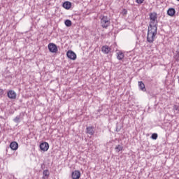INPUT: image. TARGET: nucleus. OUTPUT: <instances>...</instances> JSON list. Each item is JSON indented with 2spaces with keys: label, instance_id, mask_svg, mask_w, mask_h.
I'll list each match as a JSON object with an SVG mask.
<instances>
[{
  "label": "nucleus",
  "instance_id": "obj_1",
  "mask_svg": "<svg viewBox=\"0 0 179 179\" xmlns=\"http://www.w3.org/2000/svg\"><path fill=\"white\" fill-rule=\"evenodd\" d=\"M156 36H157V25H149L147 34L148 43L152 44L155 40H156Z\"/></svg>",
  "mask_w": 179,
  "mask_h": 179
},
{
  "label": "nucleus",
  "instance_id": "obj_2",
  "mask_svg": "<svg viewBox=\"0 0 179 179\" xmlns=\"http://www.w3.org/2000/svg\"><path fill=\"white\" fill-rule=\"evenodd\" d=\"M100 24L102 27V29H108V27L111 24V21L110 17L106 15L100 16Z\"/></svg>",
  "mask_w": 179,
  "mask_h": 179
},
{
  "label": "nucleus",
  "instance_id": "obj_3",
  "mask_svg": "<svg viewBox=\"0 0 179 179\" xmlns=\"http://www.w3.org/2000/svg\"><path fill=\"white\" fill-rule=\"evenodd\" d=\"M150 22L149 26H157V28L158 27L157 13L155 12L150 13Z\"/></svg>",
  "mask_w": 179,
  "mask_h": 179
},
{
  "label": "nucleus",
  "instance_id": "obj_4",
  "mask_svg": "<svg viewBox=\"0 0 179 179\" xmlns=\"http://www.w3.org/2000/svg\"><path fill=\"white\" fill-rule=\"evenodd\" d=\"M48 50L50 52H57L58 51V48L57 47V45L55 43H49L48 45Z\"/></svg>",
  "mask_w": 179,
  "mask_h": 179
},
{
  "label": "nucleus",
  "instance_id": "obj_5",
  "mask_svg": "<svg viewBox=\"0 0 179 179\" xmlns=\"http://www.w3.org/2000/svg\"><path fill=\"white\" fill-rule=\"evenodd\" d=\"M40 149L43 150V152H47V150L50 149V144L47 142H43L40 144Z\"/></svg>",
  "mask_w": 179,
  "mask_h": 179
},
{
  "label": "nucleus",
  "instance_id": "obj_6",
  "mask_svg": "<svg viewBox=\"0 0 179 179\" xmlns=\"http://www.w3.org/2000/svg\"><path fill=\"white\" fill-rule=\"evenodd\" d=\"M66 56L73 61H75V59H76V54L72 50H69L66 53Z\"/></svg>",
  "mask_w": 179,
  "mask_h": 179
},
{
  "label": "nucleus",
  "instance_id": "obj_7",
  "mask_svg": "<svg viewBox=\"0 0 179 179\" xmlns=\"http://www.w3.org/2000/svg\"><path fill=\"white\" fill-rule=\"evenodd\" d=\"M7 96L8 99H11L12 100H15L16 99V92H15L13 90H10L7 92Z\"/></svg>",
  "mask_w": 179,
  "mask_h": 179
},
{
  "label": "nucleus",
  "instance_id": "obj_8",
  "mask_svg": "<svg viewBox=\"0 0 179 179\" xmlns=\"http://www.w3.org/2000/svg\"><path fill=\"white\" fill-rule=\"evenodd\" d=\"M71 177L73 179H79L80 178V171H74L71 173Z\"/></svg>",
  "mask_w": 179,
  "mask_h": 179
},
{
  "label": "nucleus",
  "instance_id": "obj_9",
  "mask_svg": "<svg viewBox=\"0 0 179 179\" xmlns=\"http://www.w3.org/2000/svg\"><path fill=\"white\" fill-rule=\"evenodd\" d=\"M10 149H12V150H17L19 148V144L15 141H13L10 144Z\"/></svg>",
  "mask_w": 179,
  "mask_h": 179
},
{
  "label": "nucleus",
  "instance_id": "obj_10",
  "mask_svg": "<svg viewBox=\"0 0 179 179\" xmlns=\"http://www.w3.org/2000/svg\"><path fill=\"white\" fill-rule=\"evenodd\" d=\"M101 51L103 54H108L111 51V48L108 47V45H103L101 48Z\"/></svg>",
  "mask_w": 179,
  "mask_h": 179
},
{
  "label": "nucleus",
  "instance_id": "obj_11",
  "mask_svg": "<svg viewBox=\"0 0 179 179\" xmlns=\"http://www.w3.org/2000/svg\"><path fill=\"white\" fill-rule=\"evenodd\" d=\"M138 87L142 92H146V87H145V83L142 81H138Z\"/></svg>",
  "mask_w": 179,
  "mask_h": 179
},
{
  "label": "nucleus",
  "instance_id": "obj_12",
  "mask_svg": "<svg viewBox=\"0 0 179 179\" xmlns=\"http://www.w3.org/2000/svg\"><path fill=\"white\" fill-rule=\"evenodd\" d=\"M87 134L89 135H94V129L93 127H89L86 128Z\"/></svg>",
  "mask_w": 179,
  "mask_h": 179
},
{
  "label": "nucleus",
  "instance_id": "obj_13",
  "mask_svg": "<svg viewBox=\"0 0 179 179\" xmlns=\"http://www.w3.org/2000/svg\"><path fill=\"white\" fill-rule=\"evenodd\" d=\"M167 15H169V16H174V15H176V9L173 8H169L167 10Z\"/></svg>",
  "mask_w": 179,
  "mask_h": 179
},
{
  "label": "nucleus",
  "instance_id": "obj_14",
  "mask_svg": "<svg viewBox=\"0 0 179 179\" xmlns=\"http://www.w3.org/2000/svg\"><path fill=\"white\" fill-rule=\"evenodd\" d=\"M71 6L72 4L69 1H66L63 3V8H64V9H71Z\"/></svg>",
  "mask_w": 179,
  "mask_h": 179
},
{
  "label": "nucleus",
  "instance_id": "obj_15",
  "mask_svg": "<svg viewBox=\"0 0 179 179\" xmlns=\"http://www.w3.org/2000/svg\"><path fill=\"white\" fill-rule=\"evenodd\" d=\"M124 55L122 52H118L117 53V59H119V61H122L124 59Z\"/></svg>",
  "mask_w": 179,
  "mask_h": 179
},
{
  "label": "nucleus",
  "instance_id": "obj_16",
  "mask_svg": "<svg viewBox=\"0 0 179 179\" xmlns=\"http://www.w3.org/2000/svg\"><path fill=\"white\" fill-rule=\"evenodd\" d=\"M43 178L45 179V178H48V177H50V171L48 170H44L43 172ZM45 177V178H44Z\"/></svg>",
  "mask_w": 179,
  "mask_h": 179
},
{
  "label": "nucleus",
  "instance_id": "obj_17",
  "mask_svg": "<svg viewBox=\"0 0 179 179\" xmlns=\"http://www.w3.org/2000/svg\"><path fill=\"white\" fill-rule=\"evenodd\" d=\"M64 24H66V27H71L72 26V21L71 20H66Z\"/></svg>",
  "mask_w": 179,
  "mask_h": 179
},
{
  "label": "nucleus",
  "instance_id": "obj_18",
  "mask_svg": "<svg viewBox=\"0 0 179 179\" xmlns=\"http://www.w3.org/2000/svg\"><path fill=\"white\" fill-rule=\"evenodd\" d=\"M122 149H124V147H122L121 145H117L115 148V151L117 152H121Z\"/></svg>",
  "mask_w": 179,
  "mask_h": 179
},
{
  "label": "nucleus",
  "instance_id": "obj_19",
  "mask_svg": "<svg viewBox=\"0 0 179 179\" xmlns=\"http://www.w3.org/2000/svg\"><path fill=\"white\" fill-rule=\"evenodd\" d=\"M13 121L14 122L19 124V122H20V115L16 116V117L13 119Z\"/></svg>",
  "mask_w": 179,
  "mask_h": 179
},
{
  "label": "nucleus",
  "instance_id": "obj_20",
  "mask_svg": "<svg viewBox=\"0 0 179 179\" xmlns=\"http://www.w3.org/2000/svg\"><path fill=\"white\" fill-rule=\"evenodd\" d=\"M157 136H158L157 134L154 133V134H152L151 138H152L154 141H156V139H157Z\"/></svg>",
  "mask_w": 179,
  "mask_h": 179
},
{
  "label": "nucleus",
  "instance_id": "obj_21",
  "mask_svg": "<svg viewBox=\"0 0 179 179\" xmlns=\"http://www.w3.org/2000/svg\"><path fill=\"white\" fill-rule=\"evenodd\" d=\"M176 52H177V54H176L175 58H176V61L178 62H179V50H176Z\"/></svg>",
  "mask_w": 179,
  "mask_h": 179
},
{
  "label": "nucleus",
  "instance_id": "obj_22",
  "mask_svg": "<svg viewBox=\"0 0 179 179\" xmlns=\"http://www.w3.org/2000/svg\"><path fill=\"white\" fill-rule=\"evenodd\" d=\"M145 0H136V3L141 4L143 3Z\"/></svg>",
  "mask_w": 179,
  "mask_h": 179
},
{
  "label": "nucleus",
  "instance_id": "obj_23",
  "mask_svg": "<svg viewBox=\"0 0 179 179\" xmlns=\"http://www.w3.org/2000/svg\"><path fill=\"white\" fill-rule=\"evenodd\" d=\"M0 94L1 95L3 94V90L0 89Z\"/></svg>",
  "mask_w": 179,
  "mask_h": 179
},
{
  "label": "nucleus",
  "instance_id": "obj_24",
  "mask_svg": "<svg viewBox=\"0 0 179 179\" xmlns=\"http://www.w3.org/2000/svg\"><path fill=\"white\" fill-rule=\"evenodd\" d=\"M174 108H175V110H178V106H174Z\"/></svg>",
  "mask_w": 179,
  "mask_h": 179
},
{
  "label": "nucleus",
  "instance_id": "obj_25",
  "mask_svg": "<svg viewBox=\"0 0 179 179\" xmlns=\"http://www.w3.org/2000/svg\"><path fill=\"white\" fill-rule=\"evenodd\" d=\"M176 51H179V44L177 45V50Z\"/></svg>",
  "mask_w": 179,
  "mask_h": 179
},
{
  "label": "nucleus",
  "instance_id": "obj_26",
  "mask_svg": "<svg viewBox=\"0 0 179 179\" xmlns=\"http://www.w3.org/2000/svg\"><path fill=\"white\" fill-rule=\"evenodd\" d=\"M178 79L179 80V76H178Z\"/></svg>",
  "mask_w": 179,
  "mask_h": 179
},
{
  "label": "nucleus",
  "instance_id": "obj_27",
  "mask_svg": "<svg viewBox=\"0 0 179 179\" xmlns=\"http://www.w3.org/2000/svg\"><path fill=\"white\" fill-rule=\"evenodd\" d=\"M177 1H179V0H177Z\"/></svg>",
  "mask_w": 179,
  "mask_h": 179
}]
</instances>
